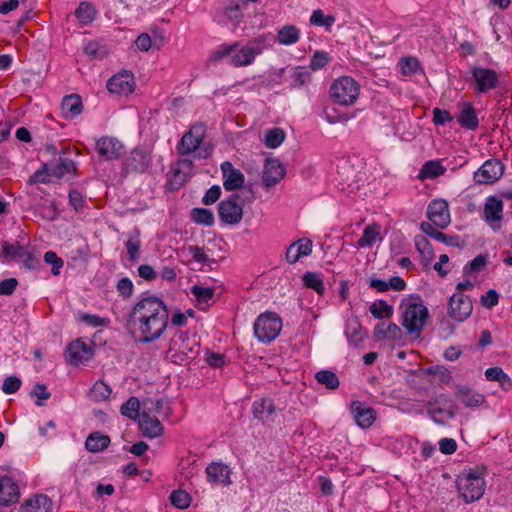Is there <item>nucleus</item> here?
I'll list each match as a JSON object with an SVG mask.
<instances>
[{"label": "nucleus", "instance_id": "nucleus-8", "mask_svg": "<svg viewBox=\"0 0 512 512\" xmlns=\"http://www.w3.org/2000/svg\"><path fill=\"white\" fill-rule=\"evenodd\" d=\"M428 415L438 424H444L455 417V412L446 395H439L429 401L427 407Z\"/></svg>", "mask_w": 512, "mask_h": 512}, {"label": "nucleus", "instance_id": "nucleus-18", "mask_svg": "<svg viewBox=\"0 0 512 512\" xmlns=\"http://www.w3.org/2000/svg\"><path fill=\"white\" fill-rule=\"evenodd\" d=\"M134 78L128 72L118 73L107 82V89L112 94L128 95L134 90Z\"/></svg>", "mask_w": 512, "mask_h": 512}, {"label": "nucleus", "instance_id": "nucleus-9", "mask_svg": "<svg viewBox=\"0 0 512 512\" xmlns=\"http://www.w3.org/2000/svg\"><path fill=\"white\" fill-rule=\"evenodd\" d=\"M504 173V165L499 159H490L474 173L477 184L489 185L496 182Z\"/></svg>", "mask_w": 512, "mask_h": 512}, {"label": "nucleus", "instance_id": "nucleus-23", "mask_svg": "<svg viewBox=\"0 0 512 512\" xmlns=\"http://www.w3.org/2000/svg\"><path fill=\"white\" fill-rule=\"evenodd\" d=\"M285 176V168L277 159H267L264 165L262 180L265 186L276 185Z\"/></svg>", "mask_w": 512, "mask_h": 512}, {"label": "nucleus", "instance_id": "nucleus-53", "mask_svg": "<svg viewBox=\"0 0 512 512\" xmlns=\"http://www.w3.org/2000/svg\"><path fill=\"white\" fill-rule=\"evenodd\" d=\"M285 139V133L280 128H273L267 131L264 143L268 148L275 149L281 145Z\"/></svg>", "mask_w": 512, "mask_h": 512}, {"label": "nucleus", "instance_id": "nucleus-49", "mask_svg": "<svg viewBox=\"0 0 512 512\" xmlns=\"http://www.w3.org/2000/svg\"><path fill=\"white\" fill-rule=\"evenodd\" d=\"M316 380L328 389H336L340 382L337 375L330 370H321L315 375Z\"/></svg>", "mask_w": 512, "mask_h": 512}, {"label": "nucleus", "instance_id": "nucleus-50", "mask_svg": "<svg viewBox=\"0 0 512 512\" xmlns=\"http://www.w3.org/2000/svg\"><path fill=\"white\" fill-rule=\"evenodd\" d=\"M111 388L103 381H97L90 390V397L96 402H101L109 398Z\"/></svg>", "mask_w": 512, "mask_h": 512}, {"label": "nucleus", "instance_id": "nucleus-32", "mask_svg": "<svg viewBox=\"0 0 512 512\" xmlns=\"http://www.w3.org/2000/svg\"><path fill=\"white\" fill-rule=\"evenodd\" d=\"M25 247L18 241L10 243L8 241L2 242V251L0 253V261L2 263H9L17 258L24 257Z\"/></svg>", "mask_w": 512, "mask_h": 512}, {"label": "nucleus", "instance_id": "nucleus-57", "mask_svg": "<svg viewBox=\"0 0 512 512\" xmlns=\"http://www.w3.org/2000/svg\"><path fill=\"white\" fill-rule=\"evenodd\" d=\"M45 263L52 266L51 273L54 276L60 274V269L63 267V260L53 251H47L44 254Z\"/></svg>", "mask_w": 512, "mask_h": 512}, {"label": "nucleus", "instance_id": "nucleus-42", "mask_svg": "<svg viewBox=\"0 0 512 512\" xmlns=\"http://www.w3.org/2000/svg\"><path fill=\"white\" fill-rule=\"evenodd\" d=\"M125 246L131 262L139 260V251L141 248L140 230L135 228L129 235L125 242Z\"/></svg>", "mask_w": 512, "mask_h": 512}, {"label": "nucleus", "instance_id": "nucleus-44", "mask_svg": "<svg viewBox=\"0 0 512 512\" xmlns=\"http://www.w3.org/2000/svg\"><path fill=\"white\" fill-rule=\"evenodd\" d=\"M291 72V84L292 88H300L305 85L311 78V73L304 67H293Z\"/></svg>", "mask_w": 512, "mask_h": 512}, {"label": "nucleus", "instance_id": "nucleus-12", "mask_svg": "<svg viewBox=\"0 0 512 512\" xmlns=\"http://www.w3.org/2000/svg\"><path fill=\"white\" fill-rule=\"evenodd\" d=\"M123 144L114 137L104 136L96 141L98 156L105 161L118 159L123 151Z\"/></svg>", "mask_w": 512, "mask_h": 512}, {"label": "nucleus", "instance_id": "nucleus-26", "mask_svg": "<svg viewBox=\"0 0 512 512\" xmlns=\"http://www.w3.org/2000/svg\"><path fill=\"white\" fill-rule=\"evenodd\" d=\"M19 488L9 476H0V506H9L19 498Z\"/></svg>", "mask_w": 512, "mask_h": 512}, {"label": "nucleus", "instance_id": "nucleus-38", "mask_svg": "<svg viewBox=\"0 0 512 512\" xmlns=\"http://www.w3.org/2000/svg\"><path fill=\"white\" fill-rule=\"evenodd\" d=\"M414 241L415 247L421 255L422 264L424 266H429L434 257V252L431 243L423 235H417Z\"/></svg>", "mask_w": 512, "mask_h": 512}, {"label": "nucleus", "instance_id": "nucleus-3", "mask_svg": "<svg viewBox=\"0 0 512 512\" xmlns=\"http://www.w3.org/2000/svg\"><path fill=\"white\" fill-rule=\"evenodd\" d=\"M206 133L207 127L204 123L193 124L178 142L177 152L180 155L196 153L199 159L208 158L213 152V147L209 143L204 142Z\"/></svg>", "mask_w": 512, "mask_h": 512}, {"label": "nucleus", "instance_id": "nucleus-22", "mask_svg": "<svg viewBox=\"0 0 512 512\" xmlns=\"http://www.w3.org/2000/svg\"><path fill=\"white\" fill-rule=\"evenodd\" d=\"M503 218V202L495 196L486 199L484 205V219L490 226L496 230L500 227L499 223Z\"/></svg>", "mask_w": 512, "mask_h": 512}, {"label": "nucleus", "instance_id": "nucleus-39", "mask_svg": "<svg viewBox=\"0 0 512 512\" xmlns=\"http://www.w3.org/2000/svg\"><path fill=\"white\" fill-rule=\"evenodd\" d=\"M378 240H381L380 226L377 224L367 225L362 236L357 241V246L360 248L371 247Z\"/></svg>", "mask_w": 512, "mask_h": 512}, {"label": "nucleus", "instance_id": "nucleus-48", "mask_svg": "<svg viewBox=\"0 0 512 512\" xmlns=\"http://www.w3.org/2000/svg\"><path fill=\"white\" fill-rule=\"evenodd\" d=\"M303 282L306 287L315 290L318 294L322 295L324 293L325 286L320 274L314 272H306L303 275Z\"/></svg>", "mask_w": 512, "mask_h": 512}, {"label": "nucleus", "instance_id": "nucleus-33", "mask_svg": "<svg viewBox=\"0 0 512 512\" xmlns=\"http://www.w3.org/2000/svg\"><path fill=\"white\" fill-rule=\"evenodd\" d=\"M429 222H422L420 225L421 231L428 235L429 237L445 243L449 246H459V237L458 236H449L444 234L443 232L437 230L434 226Z\"/></svg>", "mask_w": 512, "mask_h": 512}, {"label": "nucleus", "instance_id": "nucleus-63", "mask_svg": "<svg viewBox=\"0 0 512 512\" xmlns=\"http://www.w3.org/2000/svg\"><path fill=\"white\" fill-rule=\"evenodd\" d=\"M453 119V116L447 110L433 109V123L435 125H444L447 122H452Z\"/></svg>", "mask_w": 512, "mask_h": 512}, {"label": "nucleus", "instance_id": "nucleus-46", "mask_svg": "<svg viewBox=\"0 0 512 512\" xmlns=\"http://www.w3.org/2000/svg\"><path fill=\"white\" fill-rule=\"evenodd\" d=\"M444 172L445 168L439 161H428L422 166L420 170V177L424 179H432L442 175Z\"/></svg>", "mask_w": 512, "mask_h": 512}, {"label": "nucleus", "instance_id": "nucleus-37", "mask_svg": "<svg viewBox=\"0 0 512 512\" xmlns=\"http://www.w3.org/2000/svg\"><path fill=\"white\" fill-rule=\"evenodd\" d=\"M300 39V30L295 25H284L281 27L276 36L279 44L289 46L297 43Z\"/></svg>", "mask_w": 512, "mask_h": 512}, {"label": "nucleus", "instance_id": "nucleus-62", "mask_svg": "<svg viewBox=\"0 0 512 512\" xmlns=\"http://www.w3.org/2000/svg\"><path fill=\"white\" fill-rule=\"evenodd\" d=\"M80 321L87 324L91 327H100V326H106L108 323V319L101 318L97 315H92L88 313H84L80 316Z\"/></svg>", "mask_w": 512, "mask_h": 512}, {"label": "nucleus", "instance_id": "nucleus-20", "mask_svg": "<svg viewBox=\"0 0 512 512\" xmlns=\"http://www.w3.org/2000/svg\"><path fill=\"white\" fill-rule=\"evenodd\" d=\"M223 175V186L227 191L240 189L245 181L244 174L236 169L231 162L225 161L221 164Z\"/></svg>", "mask_w": 512, "mask_h": 512}, {"label": "nucleus", "instance_id": "nucleus-27", "mask_svg": "<svg viewBox=\"0 0 512 512\" xmlns=\"http://www.w3.org/2000/svg\"><path fill=\"white\" fill-rule=\"evenodd\" d=\"M52 510V500L47 495L37 494L25 500L18 512H52Z\"/></svg>", "mask_w": 512, "mask_h": 512}, {"label": "nucleus", "instance_id": "nucleus-52", "mask_svg": "<svg viewBox=\"0 0 512 512\" xmlns=\"http://www.w3.org/2000/svg\"><path fill=\"white\" fill-rule=\"evenodd\" d=\"M139 408H140V402L136 397L129 398L125 403L121 406V414L130 418V419H137L139 418Z\"/></svg>", "mask_w": 512, "mask_h": 512}, {"label": "nucleus", "instance_id": "nucleus-58", "mask_svg": "<svg viewBox=\"0 0 512 512\" xmlns=\"http://www.w3.org/2000/svg\"><path fill=\"white\" fill-rule=\"evenodd\" d=\"M116 289L120 296L124 299H128L133 295L134 284L130 278L124 277L117 282Z\"/></svg>", "mask_w": 512, "mask_h": 512}, {"label": "nucleus", "instance_id": "nucleus-1", "mask_svg": "<svg viewBox=\"0 0 512 512\" xmlns=\"http://www.w3.org/2000/svg\"><path fill=\"white\" fill-rule=\"evenodd\" d=\"M169 324L165 302L156 296L139 299L128 313L126 328L140 343H152L162 337Z\"/></svg>", "mask_w": 512, "mask_h": 512}, {"label": "nucleus", "instance_id": "nucleus-40", "mask_svg": "<svg viewBox=\"0 0 512 512\" xmlns=\"http://www.w3.org/2000/svg\"><path fill=\"white\" fill-rule=\"evenodd\" d=\"M110 444V438L107 435H103L99 432L91 433L85 442V447L88 451L96 453L103 451Z\"/></svg>", "mask_w": 512, "mask_h": 512}, {"label": "nucleus", "instance_id": "nucleus-51", "mask_svg": "<svg viewBox=\"0 0 512 512\" xmlns=\"http://www.w3.org/2000/svg\"><path fill=\"white\" fill-rule=\"evenodd\" d=\"M369 311L377 319H381L383 317H391L393 314L392 306L388 305L384 300H379L371 304Z\"/></svg>", "mask_w": 512, "mask_h": 512}, {"label": "nucleus", "instance_id": "nucleus-56", "mask_svg": "<svg viewBox=\"0 0 512 512\" xmlns=\"http://www.w3.org/2000/svg\"><path fill=\"white\" fill-rule=\"evenodd\" d=\"M214 289L211 287H204L200 285H194L191 288V293L200 303H207L214 296Z\"/></svg>", "mask_w": 512, "mask_h": 512}, {"label": "nucleus", "instance_id": "nucleus-10", "mask_svg": "<svg viewBox=\"0 0 512 512\" xmlns=\"http://www.w3.org/2000/svg\"><path fill=\"white\" fill-rule=\"evenodd\" d=\"M449 316L458 322L467 319L473 310L472 301L463 293H456L449 299Z\"/></svg>", "mask_w": 512, "mask_h": 512}, {"label": "nucleus", "instance_id": "nucleus-14", "mask_svg": "<svg viewBox=\"0 0 512 512\" xmlns=\"http://www.w3.org/2000/svg\"><path fill=\"white\" fill-rule=\"evenodd\" d=\"M93 355L92 347L81 339L72 341L66 349V359L69 364L77 366L88 361Z\"/></svg>", "mask_w": 512, "mask_h": 512}, {"label": "nucleus", "instance_id": "nucleus-4", "mask_svg": "<svg viewBox=\"0 0 512 512\" xmlns=\"http://www.w3.org/2000/svg\"><path fill=\"white\" fill-rule=\"evenodd\" d=\"M457 489L460 497L467 504L480 500L486 489L483 470H464L457 478Z\"/></svg>", "mask_w": 512, "mask_h": 512}, {"label": "nucleus", "instance_id": "nucleus-61", "mask_svg": "<svg viewBox=\"0 0 512 512\" xmlns=\"http://www.w3.org/2000/svg\"><path fill=\"white\" fill-rule=\"evenodd\" d=\"M21 387V380L16 376L7 377L2 385V391L5 394H14Z\"/></svg>", "mask_w": 512, "mask_h": 512}, {"label": "nucleus", "instance_id": "nucleus-41", "mask_svg": "<svg viewBox=\"0 0 512 512\" xmlns=\"http://www.w3.org/2000/svg\"><path fill=\"white\" fill-rule=\"evenodd\" d=\"M97 14L95 7L86 1L79 4L74 12L75 17L81 25H88L93 22Z\"/></svg>", "mask_w": 512, "mask_h": 512}, {"label": "nucleus", "instance_id": "nucleus-34", "mask_svg": "<svg viewBox=\"0 0 512 512\" xmlns=\"http://www.w3.org/2000/svg\"><path fill=\"white\" fill-rule=\"evenodd\" d=\"M275 410V405L271 399L256 400L252 406L254 417L263 422L272 419Z\"/></svg>", "mask_w": 512, "mask_h": 512}, {"label": "nucleus", "instance_id": "nucleus-24", "mask_svg": "<svg viewBox=\"0 0 512 512\" xmlns=\"http://www.w3.org/2000/svg\"><path fill=\"white\" fill-rule=\"evenodd\" d=\"M456 398L466 407L477 408L485 402V396L465 385H457Z\"/></svg>", "mask_w": 512, "mask_h": 512}, {"label": "nucleus", "instance_id": "nucleus-6", "mask_svg": "<svg viewBox=\"0 0 512 512\" xmlns=\"http://www.w3.org/2000/svg\"><path fill=\"white\" fill-rule=\"evenodd\" d=\"M281 329V318L272 312H266L258 316L253 326L255 337L263 343H268L276 339Z\"/></svg>", "mask_w": 512, "mask_h": 512}, {"label": "nucleus", "instance_id": "nucleus-45", "mask_svg": "<svg viewBox=\"0 0 512 512\" xmlns=\"http://www.w3.org/2000/svg\"><path fill=\"white\" fill-rule=\"evenodd\" d=\"M336 19L333 15L324 14L323 10H314L311 17L310 23L314 26L325 27L326 30H330Z\"/></svg>", "mask_w": 512, "mask_h": 512}, {"label": "nucleus", "instance_id": "nucleus-36", "mask_svg": "<svg viewBox=\"0 0 512 512\" xmlns=\"http://www.w3.org/2000/svg\"><path fill=\"white\" fill-rule=\"evenodd\" d=\"M62 112L65 118H74L82 112V100L77 94L65 96L62 100Z\"/></svg>", "mask_w": 512, "mask_h": 512}, {"label": "nucleus", "instance_id": "nucleus-28", "mask_svg": "<svg viewBox=\"0 0 512 512\" xmlns=\"http://www.w3.org/2000/svg\"><path fill=\"white\" fill-rule=\"evenodd\" d=\"M312 252V241L308 238H301L289 245L286 251V260L295 264L302 257L309 256Z\"/></svg>", "mask_w": 512, "mask_h": 512}, {"label": "nucleus", "instance_id": "nucleus-29", "mask_svg": "<svg viewBox=\"0 0 512 512\" xmlns=\"http://www.w3.org/2000/svg\"><path fill=\"white\" fill-rule=\"evenodd\" d=\"M45 168L55 178H62L66 175H74L76 171V163L65 157V153L59 156L55 163L45 164Z\"/></svg>", "mask_w": 512, "mask_h": 512}, {"label": "nucleus", "instance_id": "nucleus-17", "mask_svg": "<svg viewBox=\"0 0 512 512\" xmlns=\"http://www.w3.org/2000/svg\"><path fill=\"white\" fill-rule=\"evenodd\" d=\"M207 480L211 484H218L223 486H230L231 480V469L228 465L222 462H212L205 470Z\"/></svg>", "mask_w": 512, "mask_h": 512}, {"label": "nucleus", "instance_id": "nucleus-21", "mask_svg": "<svg viewBox=\"0 0 512 512\" xmlns=\"http://www.w3.org/2000/svg\"><path fill=\"white\" fill-rule=\"evenodd\" d=\"M171 349H177L187 359H193L198 353L199 344L194 337L189 338L187 334L180 331L171 340Z\"/></svg>", "mask_w": 512, "mask_h": 512}, {"label": "nucleus", "instance_id": "nucleus-15", "mask_svg": "<svg viewBox=\"0 0 512 512\" xmlns=\"http://www.w3.org/2000/svg\"><path fill=\"white\" fill-rule=\"evenodd\" d=\"M218 214L224 223L233 225L242 220L243 209L234 198L230 197L229 199L220 202L218 206Z\"/></svg>", "mask_w": 512, "mask_h": 512}, {"label": "nucleus", "instance_id": "nucleus-30", "mask_svg": "<svg viewBox=\"0 0 512 512\" xmlns=\"http://www.w3.org/2000/svg\"><path fill=\"white\" fill-rule=\"evenodd\" d=\"M459 125L468 130H475L479 125V120L475 108L471 103H464L457 116Z\"/></svg>", "mask_w": 512, "mask_h": 512}, {"label": "nucleus", "instance_id": "nucleus-59", "mask_svg": "<svg viewBox=\"0 0 512 512\" xmlns=\"http://www.w3.org/2000/svg\"><path fill=\"white\" fill-rule=\"evenodd\" d=\"M31 397L37 398L36 405L43 406L44 400H48L51 396V393L48 392L46 385L42 383H36L33 389L30 392Z\"/></svg>", "mask_w": 512, "mask_h": 512}, {"label": "nucleus", "instance_id": "nucleus-13", "mask_svg": "<svg viewBox=\"0 0 512 512\" xmlns=\"http://www.w3.org/2000/svg\"><path fill=\"white\" fill-rule=\"evenodd\" d=\"M427 217L438 228H446L450 224L448 203L443 199L433 200L428 205Z\"/></svg>", "mask_w": 512, "mask_h": 512}, {"label": "nucleus", "instance_id": "nucleus-47", "mask_svg": "<svg viewBox=\"0 0 512 512\" xmlns=\"http://www.w3.org/2000/svg\"><path fill=\"white\" fill-rule=\"evenodd\" d=\"M191 218L197 224L212 226L214 223V214L209 209L194 208L191 211Z\"/></svg>", "mask_w": 512, "mask_h": 512}, {"label": "nucleus", "instance_id": "nucleus-2", "mask_svg": "<svg viewBox=\"0 0 512 512\" xmlns=\"http://www.w3.org/2000/svg\"><path fill=\"white\" fill-rule=\"evenodd\" d=\"M272 47V36L270 34L261 35L245 46H240L238 42L233 44L221 45L212 55L215 61L228 58V63L233 67H245L254 63L257 56Z\"/></svg>", "mask_w": 512, "mask_h": 512}, {"label": "nucleus", "instance_id": "nucleus-19", "mask_svg": "<svg viewBox=\"0 0 512 512\" xmlns=\"http://www.w3.org/2000/svg\"><path fill=\"white\" fill-rule=\"evenodd\" d=\"M353 419L361 428H369L376 420V412L361 401H353L350 406Z\"/></svg>", "mask_w": 512, "mask_h": 512}, {"label": "nucleus", "instance_id": "nucleus-25", "mask_svg": "<svg viewBox=\"0 0 512 512\" xmlns=\"http://www.w3.org/2000/svg\"><path fill=\"white\" fill-rule=\"evenodd\" d=\"M139 427L142 434L148 438H156L163 432V426L159 419L155 416H150L149 412L146 411V407L139 416Z\"/></svg>", "mask_w": 512, "mask_h": 512}, {"label": "nucleus", "instance_id": "nucleus-35", "mask_svg": "<svg viewBox=\"0 0 512 512\" xmlns=\"http://www.w3.org/2000/svg\"><path fill=\"white\" fill-rule=\"evenodd\" d=\"M374 335L377 339L398 340L402 336V330L395 323L380 322L374 329Z\"/></svg>", "mask_w": 512, "mask_h": 512}, {"label": "nucleus", "instance_id": "nucleus-43", "mask_svg": "<svg viewBox=\"0 0 512 512\" xmlns=\"http://www.w3.org/2000/svg\"><path fill=\"white\" fill-rule=\"evenodd\" d=\"M398 66L404 76H412L417 73H423V69L416 57L409 56L400 59Z\"/></svg>", "mask_w": 512, "mask_h": 512}, {"label": "nucleus", "instance_id": "nucleus-55", "mask_svg": "<svg viewBox=\"0 0 512 512\" xmlns=\"http://www.w3.org/2000/svg\"><path fill=\"white\" fill-rule=\"evenodd\" d=\"M170 501L175 507L185 509L189 507L191 497L186 491L178 489L171 493Z\"/></svg>", "mask_w": 512, "mask_h": 512}, {"label": "nucleus", "instance_id": "nucleus-64", "mask_svg": "<svg viewBox=\"0 0 512 512\" xmlns=\"http://www.w3.org/2000/svg\"><path fill=\"white\" fill-rule=\"evenodd\" d=\"M236 201L240 200L242 203H250L254 200V191L251 186H242L240 192L231 196Z\"/></svg>", "mask_w": 512, "mask_h": 512}, {"label": "nucleus", "instance_id": "nucleus-54", "mask_svg": "<svg viewBox=\"0 0 512 512\" xmlns=\"http://www.w3.org/2000/svg\"><path fill=\"white\" fill-rule=\"evenodd\" d=\"M84 53L92 58L101 59L107 54V49L98 41L91 40L85 44Z\"/></svg>", "mask_w": 512, "mask_h": 512}, {"label": "nucleus", "instance_id": "nucleus-7", "mask_svg": "<svg viewBox=\"0 0 512 512\" xmlns=\"http://www.w3.org/2000/svg\"><path fill=\"white\" fill-rule=\"evenodd\" d=\"M360 86L349 76L340 77L330 87L332 99L344 106L352 105L359 97Z\"/></svg>", "mask_w": 512, "mask_h": 512}, {"label": "nucleus", "instance_id": "nucleus-5", "mask_svg": "<svg viewBox=\"0 0 512 512\" xmlns=\"http://www.w3.org/2000/svg\"><path fill=\"white\" fill-rule=\"evenodd\" d=\"M402 311V326L413 338H419L428 319L429 311L420 301H403L400 305Z\"/></svg>", "mask_w": 512, "mask_h": 512}, {"label": "nucleus", "instance_id": "nucleus-31", "mask_svg": "<svg viewBox=\"0 0 512 512\" xmlns=\"http://www.w3.org/2000/svg\"><path fill=\"white\" fill-rule=\"evenodd\" d=\"M193 169V161L190 159H180L173 168L172 184L181 186L191 175Z\"/></svg>", "mask_w": 512, "mask_h": 512}, {"label": "nucleus", "instance_id": "nucleus-11", "mask_svg": "<svg viewBox=\"0 0 512 512\" xmlns=\"http://www.w3.org/2000/svg\"><path fill=\"white\" fill-rule=\"evenodd\" d=\"M471 74L476 82V92L486 93L495 89L499 84L498 75L493 69L474 67Z\"/></svg>", "mask_w": 512, "mask_h": 512}, {"label": "nucleus", "instance_id": "nucleus-16", "mask_svg": "<svg viewBox=\"0 0 512 512\" xmlns=\"http://www.w3.org/2000/svg\"><path fill=\"white\" fill-rule=\"evenodd\" d=\"M151 162L150 154L140 148H136L125 158L123 169L129 172H144Z\"/></svg>", "mask_w": 512, "mask_h": 512}, {"label": "nucleus", "instance_id": "nucleus-60", "mask_svg": "<svg viewBox=\"0 0 512 512\" xmlns=\"http://www.w3.org/2000/svg\"><path fill=\"white\" fill-rule=\"evenodd\" d=\"M329 61H330V57L327 52L317 51L314 53V55L311 58L310 68H311V70L316 71L318 69L325 67Z\"/></svg>", "mask_w": 512, "mask_h": 512}]
</instances>
